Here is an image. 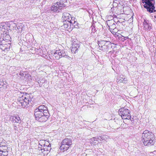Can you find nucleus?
<instances>
[{
    "mask_svg": "<svg viewBox=\"0 0 156 156\" xmlns=\"http://www.w3.org/2000/svg\"><path fill=\"white\" fill-rule=\"evenodd\" d=\"M34 115L36 120L40 122H46L50 116L47 107L44 105L36 108L34 110Z\"/></svg>",
    "mask_w": 156,
    "mask_h": 156,
    "instance_id": "obj_1",
    "label": "nucleus"
},
{
    "mask_svg": "<svg viewBox=\"0 0 156 156\" xmlns=\"http://www.w3.org/2000/svg\"><path fill=\"white\" fill-rule=\"evenodd\" d=\"M154 135L151 132L145 130L142 134V140L145 146H150L154 143Z\"/></svg>",
    "mask_w": 156,
    "mask_h": 156,
    "instance_id": "obj_2",
    "label": "nucleus"
},
{
    "mask_svg": "<svg viewBox=\"0 0 156 156\" xmlns=\"http://www.w3.org/2000/svg\"><path fill=\"white\" fill-rule=\"evenodd\" d=\"M32 98L29 94L22 95L18 98L17 103L19 105L23 108H27L31 104Z\"/></svg>",
    "mask_w": 156,
    "mask_h": 156,
    "instance_id": "obj_3",
    "label": "nucleus"
},
{
    "mask_svg": "<svg viewBox=\"0 0 156 156\" xmlns=\"http://www.w3.org/2000/svg\"><path fill=\"white\" fill-rule=\"evenodd\" d=\"M67 3L66 0H60L59 2H57L51 8V11L54 12H58L63 7H65Z\"/></svg>",
    "mask_w": 156,
    "mask_h": 156,
    "instance_id": "obj_4",
    "label": "nucleus"
},
{
    "mask_svg": "<svg viewBox=\"0 0 156 156\" xmlns=\"http://www.w3.org/2000/svg\"><path fill=\"white\" fill-rule=\"evenodd\" d=\"M142 2L144 4V7L149 12L151 13L156 11L154 9V2L153 0H142Z\"/></svg>",
    "mask_w": 156,
    "mask_h": 156,
    "instance_id": "obj_5",
    "label": "nucleus"
},
{
    "mask_svg": "<svg viewBox=\"0 0 156 156\" xmlns=\"http://www.w3.org/2000/svg\"><path fill=\"white\" fill-rule=\"evenodd\" d=\"M72 140L71 138H66L62 142L60 147L61 150L63 152L67 151L72 147Z\"/></svg>",
    "mask_w": 156,
    "mask_h": 156,
    "instance_id": "obj_6",
    "label": "nucleus"
},
{
    "mask_svg": "<svg viewBox=\"0 0 156 156\" xmlns=\"http://www.w3.org/2000/svg\"><path fill=\"white\" fill-rule=\"evenodd\" d=\"M130 112L129 110L124 107L120 109L118 111V113L122 119H130H130L131 116L130 114Z\"/></svg>",
    "mask_w": 156,
    "mask_h": 156,
    "instance_id": "obj_7",
    "label": "nucleus"
},
{
    "mask_svg": "<svg viewBox=\"0 0 156 156\" xmlns=\"http://www.w3.org/2000/svg\"><path fill=\"white\" fill-rule=\"evenodd\" d=\"M98 44L99 49L104 51H108L111 45L110 41H98Z\"/></svg>",
    "mask_w": 156,
    "mask_h": 156,
    "instance_id": "obj_8",
    "label": "nucleus"
},
{
    "mask_svg": "<svg viewBox=\"0 0 156 156\" xmlns=\"http://www.w3.org/2000/svg\"><path fill=\"white\" fill-rule=\"evenodd\" d=\"M71 16L69 13L68 12H64L62 14V20H63V27L68 29H70V26H68V24H66L68 21L71 18Z\"/></svg>",
    "mask_w": 156,
    "mask_h": 156,
    "instance_id": "obj_9",
    "label": "nucleus"
},
{
    "mask_svg": "<svg viewBox=\"0 0 156 156\" xmlns=\"http://www.w3.org/2000/svg\"><path fill=\"white\" fill-rule=\"evenodd\" d=\"M2 44H0V48L2 50L5 51H7L10 49V43H3L2 42Z\"/></svg>",
    "mask_w": 156,
    "mask_h": 156,
    "instance_id": "obj_10",
    "label": "nucleus"
},
{
    "mask_svg": "<svg viewBox=\"0 0 156 156\" xmlns=\"http://www.w3.org/2000/svg\"><path fill=\"white\" fill-rule=\"evenodd\" d=\"M10 120L13 124L16 123L18 124L20 123L21 121L20 117L18 115L11 117L10 118Z\"/></svg>",
    "mask_w": 156,
    "mask_h": 156,
    "instance_id": "obj_11",
    "label": "nucleus"
},
{
    "mask_svg": "<svg viewBox=\"0 0 156 156\" xmlns=\"http://www.w3.org/2000/svg\"><path fill=\"white\" fill-rule=\"evenodd\" d=\"M77 41L73 42L72 44V47L71 51L73 53H75L78 52V49L80 47L79 44L77 43Z\"/></svg>",
    "mask_w": 156,
    "mask_h": 156,
    "instance_id": "obj_12",
    "label": "nucleus"
},
{
    "mask_svg": "<svg viewBox=\"0 0 156 156\" xmlns=\"http://www.w3.org/2000/svg\"><path fill=\"white\" fill-rule=\"evenodd\" d=\"M0 146L2 148H3V147H5V150H4L3 151L0 150V156H7L8 155V151L6 150V149L7 148L5 145H3V143H1L0 144Z\"/></svg>",
    "mask_w": 156,
    "mask_h": 156,
    "instance_id": "obj_13",
    "label": "nucleus"
},
{
    "mask_svg": "<svg viewBox=\"0 0 156 156\" xmlns=\"http://www.w3.org/2000/svg\"><path fill=\"white\" fill-rule=\"evenodd\" d=\"M143 26H144V29L148 31H149L151 28L152 25L151 23H149L148 20H144L143 22Z\"/></svg>",
    "mask_w": 156,
    "mask_h": 156,
    "instance_id": "obj_14",
    "label": "nucleus"
},
{
    "mask_svg": "<svg viewBox=\"0 0 156 156\" xmlns=\"http://www.w3.org/2000/svg\"><path fill=\"white\" fill-rule=\"evenodd\" d=\"M2 39V41L3 43H5V42L9 43L11 42V38L10 35L9 34H4L3 35Z\"/></svg>",
    "mask_w": 156,
    "mask_h": 156,
    "instance_id": "obj_15",
    "label": "nucleus"
},
{
    "mask_svg": "<svg viewBox=\"0 0 156 156\" xmlns=\"http://www.w3.org/2000/svg\"><path fill=\"white\" fill-rule=\"evenodd\" d=\"M76 23V21L75 20V18L71 17L70 20H69L68 21L66 24H68V26H70V29L71 26H72L73 28V27H76V25H75Z\"/></svg>",
    "mask_w": 156,
    "mask_h": 156,
    "instance_id": "obj_16",
    "label": "nucleus"
},
{
    "mask_svg": "<svg viewBox=\"0 0 156 156\" xmlns=\"http://www.w3.org/2000/svg\"><path fill=\"white\" fill-rule=\"evenodd\" d=\"M117 80H118V83H127L126 78L125 76L123 75H121L118 79H117Z\"/></svg>",
    "mask_w": 156,
    "mask_h": 156,
    "instance_id": "obj_17",
    "label": "nucleus"
},
{
    "mask_svg": "<svg viewBox=\"0 0 156 156\" xmlns=\"http://www.w3.org/2000/svg\"><path fill=\"white\" fill-rule=\"evenodd\" d=\"M53 54V56L55 57V58L57 59H59L60 58H61V55H60V50H56V51H54L52 52Z\"/></svg>",
    "mask_w": 156,
    "mask_h": 156,
    "instance_id": "obj_18",
    "label": "nucleus"
},
{
    "mask_svg": "<svg viewBox=\"0 0 156 156\" xmlns=\"http://www.w3.org/2000/svg\"><path fill=\"white\" fill-rule=\"evenodd\" d=\"M43 147V150H44L45 152H46V154L48 153L51 149V145L49 143V144H47L45 146H44V147Z\"/></svg>",
    "mask_w": 156,
    "mask_h": 156,
    "instance_id": "obj_19",
    "label": "nucleus"
},
{
    "mask_svg": "<svg viewBox=\"0 0 156 156\" xmlns=\"http://www.w3.org/2000/svg\"><path fill=\"white\" fill-rule=\"evenodd\" d=\"M49 143L48 141L46 142L45 140H41L39 141L38 146L43 147H44V146L49 144Z\"/></svg>",
    "mask_w": 156,
    "mask_h": 156,
    "instance_id": "obj_20",
    "label": "nucleus"
},
{
    "mask_svg": "<svg viewBox=\"0 0 156 156\" xmlns=\"http://www.w3.org/2000/svg\"><path fill=\"white\" fill-rule=\"evenodd\" d=\"M103 137L101 136H99L96 137H93L91 138V140L92 141H98V140H100V141H101L103 140Z\"/></svg>",
    "mask_w": 156,
    "mask_h": 156,
    "instance_id": "obj_21",
    "label": "nucleus"
},
{
    "mask_svg": "<svg viewBox=\"0 0 156 156\" xmlns=\"http://www.w3.org/2000/svg\"><path fill=\"white\" fill-rule=\"evenodd\" d=\"M106 23L107 25L109 27L115 23V21L114 20H111L107 21Z\"/></svg>",
    "mask_w": 156,
    "mask_h": 156,
    "instance_id": "obj_22",
    "label": "nucleus"
},
{
    "mask_svg": "<svg viewBox=\"0 0 156 156\" xmlns=\"http://www.w3.org/2000/svg\"><path fill=\"white\" fill-rule=\"evenodd\" d=\"M109 30L111 32H113L114 30L116 28V24L114 23L112 25L109 27Z\"/></svg>",
    "mask_w": 156,
    "mask_h": 156,
    "instance_id": "obj_23",
    "label": "nucleus"
},
{
    "mask_svg": "<svg viewBox=\"0 0 156 156\" xmlns=\"http://www.w3.org/2000/svg\"><path fill=\"white\" fill-rule=\"evenodd\" d=\"M9 24L10 25V26L12 27L13 28H14L15 29H16V28H17L18 29H19L18 28V27L17 26L16 24L12 22L11 21L10 22Z\"/></svg>",
    "mask_w": 156,
    "mask_h": 156,
    "instance_id": "obj_24",
    "label": "nucleus"
},
{
    "mask_svg": "<svg viewBox=\"0 0 156 156\" xmlns=\"http://www.w3.org/2000/svg\"><path fill=\"white\" fill-rule=\"evenodd\" d=\"M39 148H40V150L41 151V152H39V154H41L42 153H43L44 154H46V152H45L44 150H43L44 147L38 146V149H39Z\"/></svg>",
    "mask_w": 156,
    "mask_h": 156,
    "instance_id": "obj_25",
    "label": "nucleus"
},
{
    "mask_svg": "<svg viewBox=\"0 0 156 156\" xmlns=\"http://www.w3.org/2000/svg\"><path fill=\"white\" fill-rule=\"evenodd\" d=\"M60 55H61V58L62 57H65V56H66V58H67L69 57V56H67L66 55V54L63 51H60Z\"/></svg>",
    "mask_w": 156,
    "mask_h": 156,
    "instance_id": "obj_26",
    "label": "nucleus"
},
{
    "mask_svg": "<svg viewBox=\"0 0 156 156\" xmlns=\"http://www.w3.org/2000/svg\"><path fill=\"white\" fill-rule=\"evenodd\" d=\"M16 124H13V129H14L15 131V133H16L18 131V129L19 128V125L18 124L17 125H16Z\"/></svg>",
    "mask_w": 156,
    "mask_h": 156,
    "instance_id": "obj_27",
    "label": "nucleus"
},
{
    "mask_svg": "<svg viewBox=\"0 0 156 156\" xmlns=\"http://www.w3.org/2000/svg\"><path fill=\"white\" fill-rule=\"evenodd\" d=\"M6 82L5 81L4 82V81L1 80H0V88H1L4 85H5V83H6Z\"/></svg>",
    "mask_w": 156,
    "mask_h": 156,
    "instance_id": "obj_28",
    "label": "nucleus"
},
{
    "mask_svg": "<svg viewBox=\"0 0 156 156\" xmlns=\"http://www.w3.org/2000/svg\"><path fill=\"white\" fill-rule=\"evenodd\" d=\"M93 142H92V144H94V145L95 144H97V141H92Z\"/></svg>",
    "mask_w": 156,
    "mask_h": 156,
    "instance_id": "obj_29",
    "label": "nucleus"
},
{
    "mask_svg": "<svg viewBox=\"0 0 156 156\" xmlns=\"http://www.w3.org/2000/svg\"><path fill=\"white\" fill-rule=\"evenodd\" d=\"M77 24V22H76V23H75V25H76V27H74L75 28H77V27H78V26L77 25V24Z\"/></svg>",
    "mask_w": 156,
    "mask_h": 156,
    "instance_id": "obj_30",
    "label": "nucleus"
},
{
    "mask_svg": "<svg viewBox=\"0 0 156 156\" xmlns=\"http://www.w3.org/2000/svg\"><path fill=\"white\" fill-rule=\"evenodd\" d=\"M120 23V22L119 21H118L117 23L116 24L118 23Z\"/></svg>",
    "mask_w": 156,
    "mask_h": 156,
    "instance_id": "obj_31",
    "label": "nucleus"
},
{
    "mask_svg": "<svg viewBox=\"0 0 156 156\" xmlns=\"http://www.w3.org/2000/svg\"><path fill=\"white\" fill-rule=\"evenodd\" d=\"M40 148H39V149H38V150L39 151V152H41V151L40 150Z\"/></svg>",
    "mask_w": 156,
    "mask_h": 156,
    "instance_id": "obj_32",
    "label": "nucleus"
},
{
    "mask_svg": "<svg viewBox=\"0 0 156 156\" xmlns=\"http://www.w3.org/2000/svg\"><path fill=\"white\" fill-rule=\"evenodd\" d=\"M20 75H21V76H22V74H20Z\"/></svg>",
    "mask_w": 156,
    "mask_h": 156,
    "instance_id": "obj_33",
    "label": "nucleus"
},
{
    "mask_svg": "<svg viewBox=\"0 0 156 156\" xmlns=\"http://www.w3.org/2000/svg\"><path fill=\"white\" fill-rule=\"evenodd\" d=\"M1 27H0V30L1 29Z\"/></svg>",
    "mask_w": 156,
    "mask_h": 156,
    "instance_id": "obj_34",
    "label": "nucleus"
}]
</instances>
